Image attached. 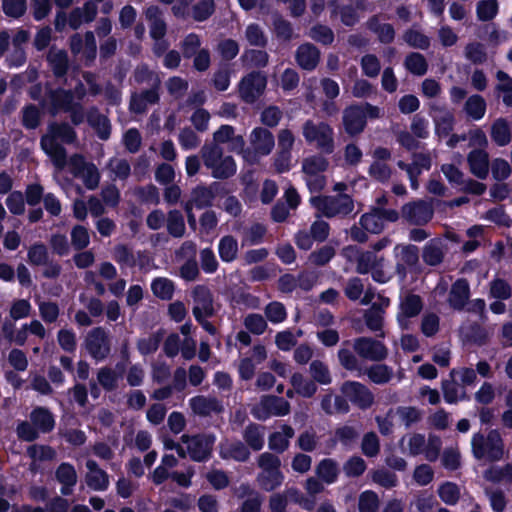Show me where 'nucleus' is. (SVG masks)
<instances>
[{"label": "nucleus", "instance_id": "f257e3e1", "mask_svg": "<svg viewBox=\"0 0 512 512\" xmlns=\"http://www.w3.org/2000/svg\"><path fill=\"white\" fill-rule=\"evenodd\" d=\"M379 117V107L369 102L348 105L342 115L344 131L350 137H356L365 130L368 118L377 119Z\"/></svg>", "mask_w": 512, "mask_h": 512}, {"label": "nucleus", "instance_id": "f03ea898", "mask_svg": "<svg viewBox=\"0 0 512 512\" xmlns=\"http://www.w3.org/2000/svg\"><path fill=\"white\" fill-rule=\"evenodd\" d=\"M472 453L475 459L489 462L500 461L505 453V444L498 429H491L487 436L477 432L471 439Z\"/></svg>", "mask_w": 512, "mask_h": 512}, {"label": "nucleus", "instance_id": "7ed1b4c3", "mask_svg": "<svg viewBox=\"0 0 512 512\" xmlns=\"http://www.w3.org/2000/svg\"><path fill=\"white\" fill-rule=\"evenodd\" d=\"M180 440L185 444L186 457L194 462L204 463L212 457L216 435L212 432L183 434Z\"/></svg>", "mask_w": 512, "mask_h": 512}, {"label": "nucleus", "instance_id": "20e7f679", "mask_svg": "<svg viewBox=\"0 0 512 512\" xmlns=\"http://www.w3.org/2000/svg\"><path fill=\"white\" fill-rule=\"evenodd\" d=\"M310 202L314 208L327 218L346 217L354 209L352 197L345 193L336 196H314L311 197Z\"/></svg>", "mask_w": 512, "mask_h": 512}, {"label": "nucleus", "instance_id": "39448f33", "mask_svg": "<svg viewBox=\"0 0 512 512\" xmlns=\"http://www.w3.org/2000/svg\"><path fill=\"white\" fill-rule=\"evenodd\" d=\"M290 409V403L283 397L263 395L259 403L251 408V414L259 421H266L272 416H286L290 413Z\"/></svg>", "mask_w": 512, "mask_h": 512}, {"label": "nucleus", "instance_id": "423d86ee", "mask_svg": "<svg viewBox=\"0 0 512 512\" xmlns=\"http://www.w3.org/2000/svg\"><path fill=\"white\" fill-rule=\"evenodd\" d=\"M266 87V75L259 70L251 71L239 82V96L243 102L254 104L264 94Z\"/></svg>", "mask_w": 512, "mask_h": 512}, {"label": "nucleus", "instance_id": "0eeeda50", "mask_svg": "<svg viewBox=\"0 0 512 512\" xmlns=\"http://www.w3.org/2000/svg\"><path fill=\"white\" fill-rule=\"evenodd\" d=\"M341 393L361 410H367L374 404V394L358 381H345L340 387Z\"/></svg>", "mask_w": 512, "mask_h": 512}, {"label": "nucleus", "instance_id": "6e6552de", "mask_svg": "<svg viewBox=\"0 0 512 512\" xmlns=\"http://www.w3.org/2000/svg\"><path fill=\"white\" fill-rule=\"evenodd\" d=\"M402 218L411 225H426L433 217V209L424 200H414L405 203L401 208Z\"/></svg>", "mask_w": 512, "mask_h": 512}, {"label": "nucleus", "instance_id": "1a4fd4ad", "mask_svg": "<svg viewBox=\"0 0 512 512\" xmlns=\"http://www.w3.org/2000/svg\"><path fill=\"white\" fill-rule=\"evenodd\" d=\"M85 346L89 354L96 360L105 359L110 353L108 334L103 327H95L87 334Z\"/></svg>", "mask_w": 512, "mask_h": 512}, {"label": "nucleus", "instance_id": "9d476101", "mask_svg": "<svg viewBox=\"0 0 512 512\" xmlns=\"http://www.w3.org/2000/svg\"><path fill=\"white\" fill-rule=\"evenodd\" d=\"M354 350L360 357L371 361H382L387 357L386 346L381 341L370 337L356 338Z\"/></svg>", "mask_w": 512, "mask_h": 512}, {"label": "nucleus", "instance_id": "9b49d317", "mask_svg": "<svg viewBox=\"0 0 512 512\" xmlns=\"http://www.w3.org/2000/svg\"><path fill=\"white\" fill-rule=\"evenodd\" d=\"M86 468L88 473L85 476L87 486L94 491H105L109 487L108 473L99 467L98 463L94 460L86 461Z\"/></svg>", "mask_w": 512, "mask_h": 512}, {"label": "nucleus", "instance_id": "f8f14e48", "mask_svg": "<svg viewBox=\"0 0 512 512\" xmlns=\"http://www.w3.org/2000/svg\"><path fill=\"white\" fill-rule=\"evenodd\" d=\"M470 297V286L465 278L457 279L451 286L448 303L451 308L457 311L464 309Z\"/></svg>", "mask_w": 512, "mask_h": 512}, {"label": "nucleus", "instance_id": "ddd939ff", "mask_svg": "<svg viewBox=\"0 0 512 512\" xmlns=\"http://www.w3.org/2000/svg\"><path fill=\"white\" fill-rule=\"evenodd\" d=\"M470 172L484 180L489 174V154L484 149H473L467 156Z\"/></svg>", "mask_w": 512, "mask_h": 512}, {"label": "nucleus", "instance_id": "4468645a", "mask_svg": "<svg viewBox=\"0 0 512 512\" xmlns=\"http://www.w3.org/2000/svg\"><path fill=\"white\" fill-rule=\"evenodd\" d=\"M251 143L257 154L266 156L271 153L275 139L271 131L263 127H256L251 133Z\"/></svg>", "mask_w": 512, "mask_h": 512}, {"label": "nucleus", "instance_id": "2eb2a0df", "mask_svg": "<svg viewBox=\"0 0 512 512\" xmlns=\"http://www.w3.org/2000/svg\"><path fill=\"white\" fill-rule=\"evenodd\" d=\"M422 309L423 301L419 295L413 293L406 295L399 305L397 314L399 324L402 326L405 320L418 316Z\"/></svg>", "mask_w": 512, "mask_h": 512}, {"label": "nucleus", "instance_id": "dca6fc26", "mask_svg": "<svg viewBox=\"0 0 512 512\" xmlns=\"http://www.w3.org/2000/svg\"><path fill=\"white\" fill-rule=\"evenodd\" d=\"M295 57L302 69L312 71L319 63L320 51L315 45L304 43L297 48Z\"/></svg>", "mask_w": 512, "mask_h": 512}, {"label": "nucleus", "instance_id": "f3484780", "mask_svg": "<svg viewBox=\"0 0 512 512\" xmlns=\"http://www.w3.org/2000/svg\"><path fill=\"white\" fill-rule=\"evenodd\" d=\"M219 455L224 460L246 462L250 459L251 452L244 442L235 440L225 445H221Z\"/></svg>", "mask_w": 512, "mask_h": 512}, {"label": "nucleus", "instance_id": "a211bd4d", "mask_svg": "<svg viewBox=\"0 0 512 512\" xmlns=\"http://www.w3.org/2000/svg\"><path fill=\"white\" fill-rule=\"evenodd\" d=\"M47 64L56 78H64L69 70L68 53L63 50L51 48L46 57Z\"/></svg>", "mask_w": 512, "mask_h": 512}, {"label": "nucleus", "instance_id": "6ab92c4d", "mask_svg": "<svg viewBox=\"0 0 512 512\" xmlns=\"http://www.w3.org/2000/svg\"><path fill=\"white\" fill-rule=\"evenodd\" d=\"M41 148L52 158L55 164L62 165L66 160V149L61 145L54 134H45L40 139Z\"/></svg>", "mask_w": 512, "mask_h": 512}, {"label": "nucleus", "instance_id": "aec40b11", "mask_svg": "<svg viewBox=\"0 0 512 512\" xmlns=\"http://www.w3.org/2000/svg\"><path fill=\"white\" fill-rule=\"evenodd\" d=\"M30 421L41 433H50L55 428L53 413L43 406L35 407L30 413Z\"/></svg>", "mask_w": 512, "mask_h": 512}, {"label": "nucleus", "instance_id": "412c9836", "mask_svg": "<svg viewBox=\"0 0 512 512\" xmlns=\"http://www.w3.org/2000/svg\"><path fill=\"white\" fill-rule=\"evenodd\" d=\"M192 411L199 416H209L212 412L219 413L222 411L220 401L215 397L207 398L199 395L189 400Z\"/></svg>", "mask_w": 512, "mask_h": 512}, {"label": "nucleus", "instance_id": "4be33fe9", "mask_svg": "<svg viewBox=\"0 0 512 512\" xmlns=\"http://www.w3.org/2000/svg\"><path fill=\"white\" fill-rule=\"evenodd\" d=\"M193 298L196 302L194 307L200 309L201 313L206 317H213L215 314L213 306V294L211 290L205 285H197L193 289Z\"/></svg>", "mask_w": 512, "mask_h": 512}, {"label": "nucleus", "instance_id": "5701e85b", "mask_svg": "<svg viewBox=\"0 0 512 512\" xmlns=\"http://www.w3.org/2000/svg\"><path fill=\"white\" fill-rule=\"evenodd\" d=\"M367 28L377 35L382 44H390L395 39V29L390 23H380L379 16L373 15L367 21Z\"/></svg>", "mask_w": 512, "mask_h": 512}, {"label": "nucleus", "instance_id": "b1692460", "mask_svg": "<svg viewBox=\"0 0 512 512\" xmlns=\"http://www.w3.org/2000/svg\"><path fill=\"white\" fill-rule=\"evenodd\" d=\"M51 104V114L55 115L58 111H69L73 103V94L70 90L57 88L49 93Z\"/></svg>", "mask_w": 512, "mask_h": 512}, {"label": "nucleus", "instance_id": "393cba45", "mask_svg": "<svg viewBox=\"0 0 512 512\" xmlns=\"http://www.w3.org/2000/svg\"><path fill=\"white\" fill-rule=\"evenodd\" d=\"M490 136L497 146L508 145L512 138V131L507 119L502 117L496 119L491 125Z\"/></svg>", "mask_w": 512, "mask_h": 512}, {"label": "nucleus", "instance_id": "a878e982", "mask_svg": "<svg viewBox=\"0 0 512 512\" xmlns=\"http://www.w3.org/2000/svg\"><path fill=\"white\" fill-rule=\"evenodd\" d=\"M264 427L256 424L249 423L243 431V439L246 446L253 451H260L263 449L264 441Z\"/></svg>", "mask_w": 512, "mask_h": 512}, {"label": "nucleus", "instance_id": "bb28decb", "mask_svg": "<svg viewBox=\"0 0 512 512\" xmlns=\"http://www.w3.org/2000/svg\"><path fill=\"white\" fill-rule=\"evenodd\" d=\"M146 18L151 21L150 36L153 40L159 41L164 38L167 32L166 22L161 17L157 6H150L146 10Z\"/></svg>", "mask_w": 512, "mask_h": 512}, {"label": "nucleus", "instance_id": "cd10ccee", "mask_svg": "<svg viewBox=\"0 0 512 512\" xmlns=\"http://www.w3.org/2000/svg\"><path fill=\"white\" fill-rule=\"evenodd\" d=\"M214 199L211 189L200 184L192 189L191 198L185 203H190L191 207H196L197 209H205L212 206Z\"/></svg>", "mask_w": 512, "mask_h": 512}, {"label": "nucleus", "instance_id": "c85d7f7f", "mask_svg": "<svg viewBox=\"0 0 512 512\" xmlns=\"http://www.w3.org/2000/svg\"><path fill=\"white\" fill-rule=\"evenodd\" d=\"M441 114L434 117L435 132L440 137H447L454 129L455 117L454 114L443 108L433 107Z\"/></svg>", "mask_w": 512, "mask_h": 512}, {"label": "nucleus", "instance_id": "c756f323", "mask_svg": "<svg viewBox=\"0 0 512 512\" xmlns=\"http://www.w3.org/2000/svg\"><path fill=\"white\" fill-rule=\"evenodd\" d=\"M218 253L225 263H231L237 258L238 242L232 235H225L219 240Z\"/></svg>", "mask_w": 512, "mask_h": 512}, {"label": "nucleus", "instance_id": "7c9ffc66", "mask_svg": "<svg viewBox=\"0 0 512 512\" xmlns=\"http://www.w3.org/2000/svg\"><path fill=\"white\" fill-rule=\"evenodd\" d=\"M290 383L297 394L304 398H311L317 392V385L314 380L305 379L304 376L295 372L292 374Z\"/></svg>", "mask_w": 512, "mask_h": 512}, {"label": "nucleus", "instance_id": "2f4dec72", "mask_svg": "<svg viewBox=\"0 0 512 512\" xmlns=\"http://www.w3.org/2000/svg\"><path fill=\"white\" fill-rule=\"evenodd\" d=\"M496 78L499 83L495 86V92L498 96H502V102L506 107H512V77L508 73L499 70L496 73Z\"/></svg>", "mask_w": 512, "mask_h": 512}, {"label": "nucleus", "instance_id": "473e14b6", "mask_svg": "<svg viewBox=\"0 0 512 512\" xmlns=\"http://www.w3.org/2000/svg\"><path fill=\"white\" fill-rule=\"evenodd\" d=\"M316 474L326 484L336 482L339 474L336 461L330 458L322 459L316 467Z\"/></svg>", "mask_w": 512, "mask_h": 512}, {"label": "nucleus", "instance_id": "72a5a7b5", "mask_svg": "<svg viewBox=\"0 0 512 512\" xmlns=\"http://www.w3.org/2000/svg\"><path fill=\"white\" fill-rule=\"evenodd\" d=\"M153 294L161 300H171L174 295V282L166 277H156L151 282Z\"/></svg>", "mask_w": 512, "mask_h": 512}, {"label": "nucleus", "instance_id": "f704fd0d", "mask_svg": "<svg viewBox=\"0 0 512 512\" xmlns=\"http://www.w3.org/2000/svg\"><path fill=\"white\" fill-rule=\"evenodd\" d=\"M257 481L263 490L270 492L282 485L284 475L280 469L263 471L258 475Z\"/></svg>", "mask_w": 512, "mask_h": 512}, {"label": "nucleus", "instance_id": "c9c22d12", "mask_svg": "<svg viewBox=\"0 0 512 512\" xmlns=\"http://www.w3.org/2000/svg\"><path fill=\"white\" fill-rule=\"evenodd\" d=\"M405 68L415 76H423L428 71V62L419 52L409 53L404 61Z\"/></svg>", "mask_w": 512, "mask_h": 512}, {"label": "nucleus", "instance_id": "e433bc0d", "mask_svg": "<svg viewBox=\"0 0 512 512\" xmlns=\"http://www.w3.org/2000/svg\"><path fill=\"white\" fill-rule=\"evenodd\" d=\"M486 108H487L486 101L479 94H474V95L470 96L466 100V103L464 106V109H465V112L467 113V115L475 121H478L484 117Z\"/></svg>", "mask_w": 512, "mask_h": 512}, {"label": "nucleus", "instance_id": "4c0bfd02", "mask_svg": "<svg viewBox=\"0 0 512 512\" xmlns=\"http://www.w3.org/2000/svg\"><path fill=\"white\" fill-rule=\"evenodd\" d=\"M422 259L429 266L441 264L444 259V253L439 242L435 239L427 242L422 251Z\"/></svg>", "mask_w": 512, "mask_h": 512}, {"label": "nucleus", "instance_id": "58836bf2", "mask_svg": "<svg viewBox=\"0 0 512 512\" xmlns=\"http://www.w3.org/2000/svg\"><path fill=\"white\" fill-rule=\"evenodd\" d=\"M359 224L364 230L372 234H380L385 228V224L382 223L380 215L376 213L375 207L361 215Z\"/></svg>", "mask_w": 512, "mask_h": 512}, {"label": "nucleus", "instance_id": "ea45409f", "mask_svg": "<svg viewBox=\"0 0 512 512\" xmlns=\"http://www.w3.org/2000/svg\"><path fill=\"white\" fill-rule=\"evenodd\" d=\"M314 142H316L317 148L323 153L329 155L334 152V130L327 122H322V130Z\"/></svg>", "mask_w": 512, "mask_h": 512}, {"label": "nucleus", "instance_id": "a19ab883", "mask_svg": "<svg viewBox=\"0 0 512 512\" xmlns=\"http://www.w3.org/2000/svg\"><path fill=\"white\" fill-rule=\"evenodd\" d=\"M50 134H54L57 139H61L65 144H73L77 140V133L72 126L66 122H53L49 125Z\"/></svg>", "mask_w": 512, "mask_h": 512}, {"label": "nucleus", "instance_id": "79ce46f5", "mask_svg": "<svg viewBox=\"0 0 512 512\" xmlns=\"http://www.w3.org/2000/svg\"><path fill=\"white\" fill-rule=\"evenodd\" d=\"M237 165L232 156L223 157L214 167H212V176L216 179H228L235 175Z\"/></svg>", "mask_w": 512, "mask_h": 512}, {"label": "nucleus", "instance_id": "37998d69", "mask_svg": "<svg viewBox=\"0 0 512 512\" xmlns=\"http://www.w3.org/2000/svg\"><path fill=\"white\" fill-rule=\"evenodd\" d=\"M366 374L373 383L381 385L392 379L393 370L386 364H374L367 369Z\"/></svg>", "mask_w": 512, "mask_h": 512}, {"label": "nucleus", "instance_id": "c03bdc74", "mask_svg": "<svg viewBox=\"0 0 512 512\" xmlns=\"http://www.w3.org/2000/svg\"><path fill=\"white\" fill-rule=\"evenodd\" d=\"M439 498L447 505H456L460 499L459 486L451 481L443 482L437 490Z\"/></svg>", "mask_w": 512, "mask_h": 512}, {"label": "nucleus", "instance_id": "a18cd8bd", "mask_svg": "<svg viewBox=\"0 0 512 512\" xmlns=\"http://www.w3.org/2000/svg\"><path fill=\"white\" fill-rule=\"evenodd\" d=\"M499 12L497 0H480L476 5V15L479 21L488 22L493 20Z\"/></svg>", "mask_w": 512, "mask_h": 512}, {"label": "nucleus", "instance_id": "49530a36", "mask_svg": "<svg viewBox=\"0 0 512 512\" xmlns=\"http://www.w3.org/2000/svg\"><path fill=\"white\" fill-rule=\"evenodd\" d=\"M167 231L175 238H180L185 233V222L182 213L179 210H171L167 217Z\"/></svg>", "mask_w": 512, "mask_h": 512}, {"label": "nucleus", "instance_id": "de8ad7c7", "mask_svg": "<svg viewBox=\"0 0 512 512\" xmlns=\"http://www.w3.org/2000/svg\"><path fill=\"white\" fill-rule=\"evenodd\" d=\"M309 372L311 374L312 380H314L315 383H319L321 385H329L332 382L329 368L321 360H313L310 363Z\"/></svg>", "mask_w": 512, "mask_h": 512}, {"label": "nucleus", "instance_id": "09e8293b", "mask_svg": "<svg viewBox=\"0 0 512 512\" xmlns=\"http://www.w3.org/2000/svg\"><path fill=\"white\" fill-rule=\"evenodd\" d=\"M28 262L32 266H42L49 259V252L46 245L42 242L32 244L27 252Z\"/></svg>", "mask_w": 512, "mask_h": 512}, {"label": "nucleus", "instance_id": "8fccbe9b", "mask_svg": "<svg viewBox=\"0 0 512 512\" xmlns=\"http://www.w3.org/2000/svg\"><path fill=\"white\" fill-rule=\"evenodd\" d=\"M328 166L329 162L325 157L314 155L303 160L302 170L307 175H317L318 173L325 172Z\"/></svg>", "mask_w": 512, "mask_h": 512}, {"label": "nucleus", "instance_id": "3c124183", "mask_svg": "<svg viewBox=\"0 0 512 512\" xmlns=\"http://www.w3.org/2000/svg\"><path fill=\"white\" fill-rule=\"evenodd\" d=\"M163 334L161 331L151 334L147 338H140L137 341V349L143 356L151 355L155 353L162 341Z\"/></svg>", "mask_w": 512, "mask_h": 512}, {"label": "nucleus", "instance_id": "603ef678", "mask_svg": "<svg viewBox=\"0 0 512 512\" xmlns=\"http://www.w3.org/2000/svg\"><path fill=\"white\" fill-rule=\"evenodd\" d=\"M245 38L251 46L264 49L268 44V38L257 23H251L246 27Z\"/></svg>", "mask_w": 512, "mask_h": 512}, {"label": "nucleus", "instance_id": "864d4df0", "mask_svg": "<svg viewBox=\"0 0 512 512\" xmlns=\"http://www.w3.org/2000/svg\"><path fill=\"white\" fill-rule=\"evenodd\" d=\"M382 261L383 258H378L372 251L361 252L357 257L356 271L362 275L367 274L375 266H380V262Z\"/></svg>", "mask_w": 512, "mask_h": 512}, {"label": "nucleus", "instance_id": "5fc2aeb1", "mask_svg": "<svg viewBox=\"0 0 512 512\" xmlns=\"http://www.w3.org/2000/svg\"><path fill=\"white\" fill-rule=\"evenodd\" d=\"M201 156L205 167L212 169L223 158V149L217 144H205Z\"/></svg>", "mask_w": 512, "mask_h": 512}, {"label": "nucleus", "instance_id": "6e6d98bb", "mask_svg": "<svg viewBox=\"0 0 512 512\" xmlns=\"http://www.w3.org/2000/svg\"><path fill=\"white\" fill-rule=\"evenodd\" d=\"M465 57L475 65L484 64L487 61L485 46L480 42L468 43L464 51Z\"/></svg>", "mask_w": 512, "mask_h": 512}, {"label": "nucleus", "instance_id": "4d7b16f0", "mask_svg": "<svg viewBox=\"0 0 512 512\" xmlns=\"http://www.w3.org/2000/svg\"><path fill=\"white\" fill-rule=\"evenodd\" d=\"M214 0H199L192 6V17L197 22L209 19L215 12Z\"/></svg>", "mask_w": 512, "mask_h": 512}, {"label": "nucleus", "instance_id": "13d9d810", "mask_svg": "<svg viewBox=\"0 0 512 512\" xmlns=\"http://www.w3.org/2000/svg\"><path fill=\"white\" fill-rule=\"evenodd\" d=\"M113 258L121 267L133 268L136 266V258L125 244H118L114 247Z\"/></svg>", "mask_w": 512, "mask_h": 512}, {"label": "nucleus", "instance_id": "bf43d9fd", "mask_svg": "<svg viewBox=\"0 0 512 512\" xmlns=\"http://www.w3.org/2000/svg\"><path fill=\"white\" fill-rule=\"evenodd\" d=\"M83 58L86 67H91L97 57V44L95 35L92 31H86L84 34Z\"/></svg>", "mask_w": 512, "mask_h": 512}, {"label": "nucleus", "instance_id": "052dcab7", "mask_svg": "<svg viewBox=\"0 0 512 512\" xmlns=\"http://www.w3.org/2000/svg\"><path fill=\"white\" fill-rule=\"evenodd\" d=\"M55 477L62 485L75 486L77 483L76 470L74 466L68 462H63L57 467Z\"/></svg>", "mask_w": 512, "mask_h": 512}, {"label": "nucleus", "instance_id": "680f3d73", "mask_svg": "<svg viewBox=\"0 0 512 512\" xmlns=\"http://www.w3.org/2000/svg\"><path fill=\"white\" fill-rule=\"evenodd\" d=\"M403 39L410 47L421 50H427L431 44L428 36L411 28L404 32Z\"/></svg>", "mask_w": 512, "mask_h": 512}, {"label": "nucleus", "instance_id": "e2e57ef3", "mask_svg": "<svg viewBox=\"0 0 512 512\" xmlns=\"http://www.w3.org/2000/svg\"><path fill=\"white\" fill-rule=\"evenodd\" d=\"M310 37L325 46L331 45L335 39L333 30L323 24H315L310 29Z\"/></svg>", "mask_w": 512, "mask_h": 512}, {"label": "nucleus", "instance_id": "0e129e2a", "mask_svg": "<svg viewBox=\"0 0 512 512\" xmlns=\"http://www.w3.org/2000/svg\"><path fill=\"white\" fill-rule=\"evenodd\" d=\"M273 28L278 40L289 42L293 37L292 24L284 19L281 15H277L273 18Z\"/></svg>", "mask_w": 512, "mask_h": 512}, {"label": "nucleus", "instance_id": "69168bd1", "mask_svg": "<svg viewBox=\"0 0 512 512\" xmlns=\"http://www.w3.org/2000/svg\"><path fill=\"white\" fill-rule=\"evenodd\" d=\"M490 296L498 300H508L512 296V288L505 279L494 278L490 282Z\"/></svg>", "mask_w": 512, "mask_h": 512}, {"label": "nucleus", "instance_id": "338daca9", "mask_svg": "<svg viewBox=\"0 0 512 512\" xmlns=\"http://www.w3.org/2000/svg\"><path fill=\"white\" fill-rule=\"evenodd\" d=\"M242 60L249 61L250 66L258 69L267 66L269 61V54L264 49H247L242 55Z\"/></svg>", "mask_w": 512, "mask_h": 512}, {"label": "nucleus", "instance_id": "774afa93", "mask_svg": "<svg viewBox=\"0 0 512 512\" xmlns=\"http://www.w3.org/2000/svg\"><path fill=\"white\" fill-rule=\"evenodd\" d=\"M379 508V497L376 492L366 490L362 492L358 500L359 512H377Z\"/></svg>", "mask_w": 512, "mask_h": 512}]
</instances>
